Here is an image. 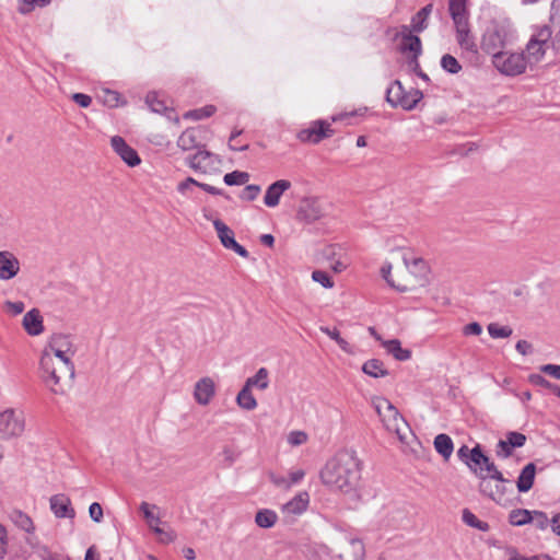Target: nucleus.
Segmentation results:
<instances>
[{"mask_svg": "<svg viewBox=\"0 0 560 560\" xmlns=\"http://www.w3.org/2000/svg\"><path fill=\"white\" fill-rule=\"evenodd\" d=\"M361 469L355 452L343 451L326 463L320 471V479L331 489L355 493L360 487Z\"/></svg>", "mask_w": 560, "mask_h": 560, "instance_id": "f257e3e1", "label": "nucleus"}, {"mask_svg": "<svg viewBox=\"0 0 560 560\" xmlns=\"http://www.w3.org/2000/svg\"><path fill=\"white\" fill-rule=\"evenodd\" d=\"M467 0H448V11L455 25L456 42L470 60H479V49L470 31Z\"/></svg>", "mask_w": 560, "mask_h": 560, "instance_id": "f03ea898", "label": "nucleus"}, {"mask_svg": "<svg viewBox=\"0 0 560 560\" xmlns=\"http://www.w3.org/2000/svg\"><path fill=\"white\" fill-rule=\"evenodd\" d=\"M514 40V30L506 20H492L486 26L481 40V50L493 57L511 45Z\"/></svg>", "mask_w": 560, "mask_h": 560, "instance_id": "7ed1b4c3", "label": "nucleus"}, {"mask_svg": "<svg viewBox=\"0 0 560 560\" xmlns=\"http://www.w3.org/2000/svg\"><path fill=\"white\" fill-rule=\"evenodd\" d=\"M40 378L45 385L56 395L65 394L63 381L68 378L63 373V366L57 365L51 353L44 351L39 360Z\"/></svg>", "mask_w": 560, "mask_h": 560, "instance_id": "20e7f679", "label": "nucleus"}, {"mask_svg": "<svg viewBox=\"0 0 560 560\" xmlns=\"http://www.w3.org/2000/svg\"><path fill=\"white\" fill-rule=\"evenodd\" d=\"M373 405L386 430L396 433L402 441L408 424L397 408L386 398H377Z\"/></svg>", "mask_w": 560, "mask_h": 560, "instance_id": "39448f33", "label": "nucleus"}, {"mask_svg": "<svg viewBox=\"0 0 560 560\" xmlns=\"http://www.w3.org/2000/svg\"><path fill=\"white\" fill-rule=\"evenodd\" d=\"M423 94L418 89L405 91L400 81L395 80L386 90V101L392 107H401L405 110L413 109L421 101Z\"/></svg>", "mask_w": 560, "mask_h": 560, "instance_id": "423d86ee", "label": "nucleus"}, {"mask_svg": "<svg viewBox=\"0 0 560 560\" xmlns=\"http://www.w3.org/2000/svg\"><path fill=\"white\" fill-rule=\"evenodd\" d=\"M492 65L500 73L516 77L525 72L527 60L524 54L503 50L492 57Z\"/></svg>", "mask_w": 560, "mask_h": 560, "instance_id": "0eeeda50", "label": "nucleus"}, {"mask_svg": "<svg viewBox=\"0 0 560 560\" xmlns=\"http://www.w3.org/2000/svg\"><path fill=\"white\" fill-rule=\"evenodd\" d=\"M552 31L548 25L539 27L530 37L526 46L527 63L539 62L548 48H550V38Z\"/></svg>", "mask_w": 560, "mask_h": 560, "instance_id": "6e6552de", "label": "nucleus"}, {"mask_svg": "<svg viewBox=\"0 0 560 560\" xmlns=\"http://www.w3.org/2000/svg\"><path fill=\"white\" fill-rule=\"evenodd\" d=\"M466 465L472 470L478 477L480 469L482 468L483 471H487L490 474V478L494 479V481L500 482H508L509 480L505 479L501 471H499L495 467V465L489 459L488 456H486L480 445H476L471 448V454L469 456L468 462Z\"/></svg>", "mask_w": 560, "mask_h": 560, "instance_id": "1a4fd4ad", "label": "nucleus"}, {"mask_svg": "<svg viewBox=\"0 0 560 560\" xmlns=\"http://www.w3.org/2000/svg\"><path fill=\"white\" fill-rule=\"evenodd\" d=\"M24 417L22 412L7 409L0 412V439L9 440L20 436L24 431Z\"/></svg>", "mask_w": 560, "mask_h": 560, "instance_id": "9d476101", "label": "nucleus"}, {"mask_svg": "<svg viewBox=\"0 0 560 560\" xmlns=\"http://www.w3.org/2000/svg\"><path fill=\"white\" fill-rule=\"evenodd\" d=\"M332 133L334 130L330 128V124L317 120L310 128L301 130L298 138L302 142L318 143L323 139L331 137Z\"/></svg>", "mask_w": 560, "mask_h": 560, "instance_id": "9b49d317", "label": "nucleus"}, {"mask_svg": "<svg viewBox=\"0 0 560 560\" xmlns=\"http://www.w3.org/2000/svg\"><path fill=\"white\" fill-rule=\"evenodd\" d=\"M110 144L114 151L128 166L133 167L140 164L141 160L137 151L128 145L124 138L114 136L110 140Z\"/></svg>", "mask_w": 560, "mask_h": 560, "instance_id": "f8f14e48", "label": "nucleus"}, {"mask_svg": "<svg viewBox=\"0 0 560 560\" xmlns=\"http://www.w3.org/2000/svg\"><path fill=\"white\" fill-rule=\"evenodd\" d=\"M21 269L20 260L8 250L0 252V280L8 281L18 276Z\"/></svg>", "mask_w": 560, "mask_h": 560, "instance_id": "ddd939ff", "label": "nucleus"}, {"mask_svg": "<svg viewBox=\"0 0 560 560\" xmlns=\"http://www.w3.org/2000/svg\"><path fill=\"white\" fill-rule=\"evenodd\" d=\"M479 491L487 495L488 498L492 499L493 501H501L503 495L505 494V482L495 481V485H492V480L489 475L483 474V469H480L479 472Z\"/></svg>", "mask_w": 560, "mask_h": 560, "instance_id": "4468645a", "label": "nucleus"}, {"mask_svg": "<svg viewBox=\"0 0 560 560\" xmlns=\"http://www.w3.org/2000/svg\"><path fill=\"white\" fill-rule=\"evenodd\" d=\"M324 215V209L317 198H304L301 201L298 217L306 222H314Z\"/></svg>", "mask_w": 560, "mask_h": 560, "instance_id": "2eb2a0df", "label": "nucleus"}, {"mask_svg": "<svg viewBox=\"0 0 560 560\" xmlns=\"http://www.w3.org/2000/svg\"><path fill=\"white\" fill-rule=\"evenodd\" d=\"M399 36L401 37L400 50L402 52H411L412 59L417 60L422 54L421 39L417 35H412L411 31L406 25L401 27Z\"/></svg>", "mask_w": 560, "mask_h": 560, "instance_id": "dca6fc26", "label": "nucleus"}, {"mask_svg": "<svg viewBox=\"0 0 560 560\" xmlns=\"http://www.w3.org/2000/svg\"><path fill=\"white\" fill-rule=\"evenodd\" d=\"M50 510L58 518H73L75 516V511L71 506L70 499L65 494H55L49 500Z\"/></svg>", "mask_w": 560, "mask_h": 560, "instance_id": "f3484780", "label": "nucleus"}, {"mask_svg": "<svg viewBox=\"0 0 560 560\" xmlns=\"http://www.w3.org/2000/svg\"><path fill=\"white\" fill-rule=\"evenodd\" d=\"M291 183L287 179H279L272 183L266 190L264 202L269 208H275L279 205L280 198L284 191L290 189Z\"/></svg>", "mask_w": 560, "mask_h": 560, "instance_id": "a211bd4d", "label": "nucleus"}, {"mask_svg": "<svg viewBox=\"0 0 560 560\" xmlns=\"http://www.w3.org/2000/svg\"><path fill=\"white\" fill-rule=\"evenodd\" d=\"M215 386L210 377L200 378L195 385L194 397L199 405L206 406L214 396Z\"/></svg>", "mask_w": 560, "mask_h": 560, "instance_id": "6ab92c4d", "label": "nucleus"}, {"mask_svg": "<svg viewBox=\"0 0 560 560\" xmlns=\"http://www.w3.org/2000/svg\"><path fill=\"white\" fill-rule=\"evenodd\" d=\"M308 502V493L305 491L300 492L282 506V512L287 515H300L306 511Z\"/></svg>", "mask_w": 560, "mask_h": 560, "instance_id": "aec40b11", "label": "nucleus"}, {"mask_svg": "<svg viewBox=\"0 0 560 560\" xmlns=\"http://www.w3.org/2000/svg\"><path fill=\"white\" fill-rule=\"evenodd\" d=\"M23 327L31 336H38L43 332V318L38 310L33 308L24 315Z\"/></svg>", "mask_w": 560, "mask_h": 560, "instance_id": "412c9836", "label": "nucleus"}, {"mask_svg": "<svg viewBox=\"0 0 560 560\" xmlns=\"http://www.w3.org/2000/svg\"><path fill=\"white\" fill-rule=\"evenodd\" d=\"M9 518L19 529L25 532L26 534L35 533V525L33 520L23 511L18 509L12 510L9 513Z\"/></svg>", "mask_w": 560, "mask_h": 560, "instance_id": "4be33fe9", "label": "nucleus"}, {"mask_svg": "<svg viewBox=\"0 0 560 560\" xmlns=\"http://www.w3.org/2000/svg\"><path fill=\"white\" fill-rule=\"evenodd\" d=\"M212 153L207 150H198L195 154L187 156L186 163L194 171L206 172L207 167L210 165V160L212 159Z\"/></svg>", "mask_w": 560, "mask_h": 560, "instance_id": "5701e85b", "label": "nucleus"}, {"mask_svg": "<svg viewBox=\"0 0 560 560\" xmlns=\"http://www.w3.org/2000/svg\"><path fill=\"white\" fill-rule=\"evenodd\" d=\"M536 466L534 463H528L521 471L516 487L520 492H527L532 489L535 480Z\"/></svg>", "mask_w": 560, "mask_h": 560, "instance_id": "b1692460", "label": "nucleus"}, {"mask_svg": "<svg viewBox=\"0 0 560 560\" xmlns=\"http://www.w3.org/2000/svg\"><path fill=\"white\" fill-rule=\"evenodd\" d=\"M199 131L196 128H188L178 137L177 145L183 151H189L199 147Z\"/></svg>", "mask_w": 560, "mask_h": 560, "instance_id": "393cba45", "label": "nucleus"}, {"mask_svg": "<svg viewBox=\"0 0 560 560\" xmlns=\"http://www.w3.org/2000/svg\"><path fill=\"white\" fill-rule=\"evenodd\" d=\"M382 345L386 351L398 361H406L411 357V351L401 348V343L398 339L386 340L383 341Z\"/></svg>", "mask_w": 560, "mask_h": 560, "instance_id": "a878e982", "label": "nucleus"}, {"mask_svg": "<svg viewBox=\"0 0 560 560\" xmlns=\"http://www.w3.org/2000/svg\"><path fill=\"white\" fill-rule=\"evenodd\" d=\"M432 9L433 5L429 3L412 16L411 26L413 32L421 33L428 27L427 21L432 12Z\"/></svg>", "mask_w": 560, "mask_h": 560, "instance_id": "bb28decb", "label": "nucleus"}, {"mask_svg": "<svg viewBox=\"0 0 560 560\" xmlns=\"http://www.w3.org/2000/svg\"><path fill=\"white\" fill-rule=\"evenodd\" d=\"M245 387L252 389L253 387H257L260 390H265L269 386V372L266 368H260L257 373L248 377L245 382Z\"/></svg>", "mask_w": 560, "mask_h": 560, "instance_id": "cd10ccee", "label": "nucleus"}, {"mask_svg": "<svg viewBox=\"0 0 560 560\" xmlns=\"http://www.w3.org/2000/svg\"><path fill=\"white\" fill-rule=\"evenodd\" d=\"M434 447L443 458L448 459L453 453L454 445L452 439L447 434L441 433L434 439Z\"/></svg>", "mask_w": 560, "mask_h": 560, "instance_id": "c85d7f7f", "label": "nucleus"}, {"mask_svg": "<svg viewBox=\"0 0 560 560\" xmlns=\"http://www.w3.org/2000/svg\"><path fill=\"white\" fill-rule=\"evenodd\" d=\"M362 371L366 375H369L371 377H375V378L384 377V376L388 375V371L384 368V363L378 359L368 360L363 364Z\"/></svg>", "mask_w": 560, "mask_h": 560, "instance_id": "c756f323", "label": "nucleus"}, {"mask_svg": "<svg viewBox=\"0 0 560 560\" xmlns=\"http://www.w3.org/2000/svg\"><path fill=\"white\" fill-rule=\"evenodd\" d=\"M278 521V515L273 510L262 509L256 513L255 523L260 528H271Z\"/></svg>", "mask_w": 560, "mask_h": 560, "instance_id": "7c9ffc66", "label": "nucleus"}, {"mask_svg": "<svg viewBox=\"0 0 560 560\" xmlns=\"http://www.w3.org/2000/svg\"><path fill=\"white\" fill-rule=\"evenodd\" d=\"M213 226L218 233V236L225 248L230 247V243L235 241L233 231L221 220L217 219L213 221Z\"/></svg>", "mask_w": 560, "mask_h": 560, "instance_id": "2f4dec72", "label": "nucleus"}, {"mask_svg": "<svg viewBox=\"0 0 560 560\" xmlns=\"http://www.w3.org/2000/svg\"><path fill=\"white\" fill-rule=\"evenodd\" d=\"M237 405L245 410H254L257 407V400L252 394V389L243 386L236 397Z\"/></svg>", "mask_w": 560, "mask_h": 560, "instance_id": "473e14b6", "label": "nucleus"}, {"mask_svg": "<svg viewBox=\"0 0 560 560\" xmlns=\"http://www.w3.org/2000/svg\"><path fill=\"white\" fill-rule=\"evenodd\" d=\"M49 348L50 350H58L59 353L71 352V355L74 354L70 337L66 335H55L49 343Z\"/></svg>", "mask_w": 560, "mask_h": 560, "instance_id": "72a5a7b5", "label": "nucleus"}, {"mask_svg": "<svg viewBox=\"0 0 560 560\" xmlns=\"http://www.w3.org/2000/svg\"><path fill=\"white\" fill-rule=\"evenodd\" d=\"M533 520V512L525 509H516L510 512L509 521L514 526H523L530 523Z\"/></svg>", "mask_w": 560, "mask_h": 560, "instance_id": "f704fd0d", "label": "nucleus"}, {"mask_svg": "<svg viewBox=\"0 0 560 560\" xmlns=\"http://www.w3.org/2000/svg\"><path fill=\"white\" fill-rule=\"evenodd\" d=\"M54 355L59 360L60 366H63V373L67 374L68 380L71 381L74 377V365L71 362V352L59 353L58 350H51Z\"/></svg>", "mask_w": 560, "mask_h": 560, "instance_id": "c9c22d12", "label": "nucleus"}, {"mask_svg": "<svg viewBox=\"0 0 560 560\" xmlns=\"http://www.w3.org/2000/svg\"><path fill=\"white\" fill-rule=\"evenodd\" d=\"M140 511L143 513L149 527L153 529L155 534H163V528L159 527L160 517L152 513L150 504L142 502L140 505Z\"/></svg>", "mask_w": 560, "mask_h": 560, "instance_id": "e433bc0d", "label": "nucleus"}, {"mask_svg": "<svg viewBox=\"0 0 560 560\" xmlns=\"http://www.w3.org/2000/svg\"><path fill=\"white\" fill-rule=\"evenodd\" d=\"M217 108L213 105H207L201 108L188 110L184 114L185 119L201 120L211 117L215 113Z\"/></svg>", "mask_w": 560, "mask_h": 560, "instance_id": "4c0bfd02", "label": "nucleus"}, {"mask_svg": "<svg viewBox=\"0 0 560 560\" xmlns=\"http://www.w3.org/2000/svg\"><path fill=\"white\" fill-rule=\"evenodd\" d=\"M249 180V174L242 171H233L226 173L223 177V182L229 186L245 185Z\"/></svg>", "mask_w": 560, "mask_h": 560, "instance_id": "58836bf2", "label": "nucleus"}, {"mask_svg": "<svg viewBox=\"0 0 560 560\" xmlns=\"http://www.w3.org/2000/svg\"><path fill=\"white\" fill-rule=\"evenodd\" d=\"M463 522L468 526L486 532L489 528L488 523L480 521L474 513L468 509L463 511Z\"/></svg>", "mask_w": 560, "mask_h": 560, "instance_id": "ea45409f", "label": "nucleus"}, {"mask_svg": "<svg viewBox=\"0 0 560 560\" xmlns=\"http://www.w3.org/2000/svg\"><path fill=\"white\" fill-rule=\"evenodd\" d=\"M145 102L154 113H164L167 110V106L163 100L159 98V95L156 92H150L148 93L145 97Z\"/></svg>", "mask_w": 560, "mask_h": 560, "instance_id": "a19ab883", "label": "nucleus"}, {"mask_svg": "<svg viewBox=\"0 0 560 560\" xmlns=\"http://www.w3.org/2000/svg\"><path fill=\"white\" fill-rule=\"evenodd\" d=\"M441 67L443 70L452 74H456L462 70V66L458 60L450 54H446L441 58Z\"/></svg>", "mask_w": 560, "mask_h": 560, "instance_id": "79ce46f5", "label": "nucleus"}, {"mask_svg": "<svg viewBox=\"0 0 560 560\" xmlns=\"http://www.w3.org/2000/svg\"><path fill=\"white\" fill-rule=\"evenodd\" d=\"M529 381H530L534 385L541 386V387H544V388L549 389V390H550V392H552L556 396H557V394H558V390H560V385L549 382L548 380H546L544 376H541V375H539V374H533V375H530V376H529Z\"/></svg>", "mask_w": 560, "mask_h": 560, "instance_id": "37998d69", "label": "nucleus"}, {"mask_svg": "<svg viewBox=\"0 0 560 560\" xmlns=\"http://www.w3.org/2000/svg\"><path fill=\"white\" fill-rule=\"evenodd\" d=\"M489 335L494 338H508L512 335V329L509 326H500L495 323H491L488 325Z\"/></svg>", "mask_w": 560, "mask_h": 560, "instance_id": "c03bdc74", "label": "nucleus"}, {"mask_svg": "<svg viewBox=\"0 0 560 560\" xmlns=\"http://www.w3.org/2000/svg\"><path fill=\"white\" fill-rule=\"evenodd\" d=\"M25 542L27 546H30V548L33 551H35L39 556L42 553H45V555L48 553V547L40 544V541L34 534H27V537L25 538Z\"/></svg>", "mask_w": 560, "mask_h": 560, "instance_id": "a18cd8bd", "label": "nucleus"}, {"mask_svg": "<svg viewBox=\"0 0 560 560\" xmlns=\"http://www.w3.org/2000/svg\"><path fill=\"white\" fill-rule=\"evenodd\" d=\"M312 279L315 282H318L326 289H331L334 287V281L329 277V275L326 271L323 270H314L312 272Z\"/></svg>", "mask_w": 560, "mask_h": 560, "instance_id": "49530a36", "label": "nucleus"}, {"mask_svg": "<svg viewBox=\"0 0 560 560\" xmlns=\"http://www.w3.org/2000/svg\"><path fill=\"white\" fill-rule=\"evenodd\" d=\"M404 264L412 272H421L425 268L424 260L422 258H409L406 254L402 257Z\"/></svg>", "mask_w": 560, "mask_h": 560, "instance_id": "de8ad7c7", "label": "nucleus"}, {"mask_svg": "<svg viewBox=\"0 0 560 560\" xmlns=\"http://www.w3.org/2000/svg\"><path fill=\"white\" fill-rule=\"evenodd\" d=\"M392 264L390 262H385L382 268H381V273H382V277L386 280V282L397 289L398 291L400 292H405L407 291V287L405 285H399V284H396L392 279H390V271H392Z\"/></svg>", "mask_w": 560, "mask_h": 560, "instance_id": "09e8293b", "label": "nucleus"}, {"mask_svg": "<svg viewBox=\"0 0 560 560\" xmlns=\"http://www.w3.org/2000/svg\"><path fill=\"white\" fill-rule=\"evenodd\" d=\"M505 441L512 448L522 447L526 442V436L520 432H509Z\"/></svg>", "mask_w": 560, "mask_h": 560, "instance_id": "8fccbe9b", "label": "nucleus"}, {"mask_svg": "<svg viewBox=\"0 0 560 560\" xmlns=\"http://www.w3.org/2000/svg\"><path fill=\"white\" fill-rule=\"evenodd\" d=\"M259 192L260 186L250 184L243 189L242 194L240 195V198L246 201H253L258 197Z\"/></svg>", "mask_w": 560, "mask_h": 560, "instance_id": "3c124183", "label": "nucleus"}, {"mask_svg": "<svg viewBox=\"0 0 560 560\" xmlns=\"http://www.w3.org/2000/svg\"><path fill=\"white\" fill-rule=\"evenodd\" d=\"M103 102L105 105L109 107L118 106L120 100V95L118 92L106 89L103 91Z\"/></svg>", "mask_w": 560, "mask_h": 560, "instance_id": "603ef678", "label": "nucleus"}, {"mask_svg": "<svg viewBox=\"0 0 560 560\" xmlns=\"http://www.w3.org/2000/svg\"><path fill=\"white\" fill-rule=\"evenodd\" d=\"M38 2L39 0H19L18 11L24 15L28 14L38 7Z\"/></svg>", "mask_w": 560, "mask_h": 560, "instance_id": "864d4df0", "label": "nucleus"}, {"mask_svg": "<svg viewBox=\"0 0 560 560\" xmlns=\"http://www.w3.org/2000/svg\"><path fill=\"white\" fill-rule=\"evenodd\" d=\"M4 310L7 312L11 313L12 315H19L24 312L25 304L22 301H15V302L7 301L4 303Z\"/></svg>", "mask_w": 560, "mask_h": 560, "instance_id": "5fc2aeb1", "label": "nucleus"}, {"mask_svg": "<svg viewBox=\"0 0 560 560\" xmlns=\"http://www.w3.org/2000/svg\"><path fill=\"white\" fill-rule=\"evenodd\" d=\"M508 560H549L548 556H524L517 550L512 549L509 553Z\"/></svg>", "mask_w": 560, "mask_h": 560, "instance_id": "6e6d98bb", "label": "nucleus"}, {"mask_svg": "<svg viewBox=\"0 0 560 560\" xmlns=\"http://www.w3.org/2000/svg\"><path fill=\"white\" fill-rule=\"evenodd\" d=\"M242 133V130H235L232 132L230 139H229V148L233 151H245L248 149V144H240V142H236V138Z\"/></svg>", "mask_w": 560, "mask_h": 560, "instance_id": "4d7b16f0", "label": "nucleus"}, {"mask_svg": "<svg viewBox=\"0 0 560 560\" xmlns=\"http://www.w3.org/2000/svg\"><path fill=\"white\" fill-rule=\"evenodd\" d=\"M306 440H307V435L303 431H292L288 435V442L294 446L305 443Z\"/></svg>", "mask_w": 560, "mask_h": 560, "instance_id": "13d9d810", "label": "nucleus"}, {"mask_svg": "<svg viewBox=\"0 0 560 560\" xmlns=\"http://www.w3.org/2000/svg\"><path fill=\"white\" fill-rule=\"evenodd\" d=\"M513 448L506 443L505 440H500L497 444V456L508 458L512 455Z\"/></svg>", "mask_w": 560, "mask_h": 560, "instance_id": "bf43d9fd", "label": "nucleus"}, {"mask_svg": "<svg viewBox=\"0 0 560 560\" xmlns=\"http://www.w3.org/2000/svg\"><path fill=\"white\" fill-rule=\"evenodd\" d=\"M8 532L3 525L0 524V560L4 558L8 552Z\"/></svg>", "mask_w": 560, "mask_h": 560, "instance_id": "052dcab7", "label": "nucleus"}, {"mask_svg": "<svg viewBox=\"0 0 560 560\" xmlns=\"http://www.w3.org/2000/svg\"><path fill=\"white\" fill-rule=\"evenodd\" d=\"M532 522H534L535 525L538 528H540V529H545L547 527L548 523H549L546 513L540 512V511H534L533 512V520H532Z\"/></svg>", "mask_w": 560, "mask_h": 560, "instance_id": "680f3d73", "label": "nucleus"}, {"mask_svg": "<svg viewBox=\"0 0 560 560\" xmlns=\"http://www.w3.org/2000/svg\"><path fill=\"white\" fill-rule=\"evenodd\" d=\"M89 514L94 522L100 523L103 520V509L101 504L97 502L92 503L89 508Z\"/></svg>", "mask_w": 560, "mask_h": 560, "instance_id": "e2e57ef3", "label": "nucleus"}, {"mask_svg": "<svg viewBox=\"0 0 560 560\" xmlns=\"http://www.w3.org/2000/svg\"><path fill=\"white\" fill-rule=\"evenodd\" d=\"M198 185H199V182H197L192 177H187L185 180H183L178 184L177 190L180 194L186 195L194 186L198 187Z\"/></svg>", "mask_w": 560, "mask_h": 560, "instance_id": "0e129e2a", "label": "nucleus"}, {"mask_svg": "<svg viewBox=\"0 0 560 560\" xmlns=\"http://www.w3.org/2000/svg\"><path fill=\"white\" fill-rule=\"evenodd\" d=\"M540 371L556 380H560V365L545 364L540 366Z\"/></svg>", "mask_w": 560, "mask_h": 560, "instance_id": "69168bd1", "label": "nucleus"}, {"mask_svg": "<svg viewBox=\"0 0 560 560\" xmlns=\"http://www.w3.org/2000/svg\"><path fill=\"white\" fill-rule=\"evenodd\" d=\"M463 332L466 336H479L482 332V327L479 323L474 322L466 325Z\"/></svg>", "mask_w": 560, "mask_h": 560, "instance_id": "338daca9", "label": "nucleus"}, {"mask_svg": "<svg viewBox=\"0 0 560 560\" xmlns=\"http://www.w3.org/2000/svg\"><path fill=\"white\" fill-rule=\"evenodd\" d=\"M72 100L81 107H89L92 103L91 96L83 93H75L72 96Z\"/></svg>", "mask_w": 560, "mask_h": 560, "instance_id": "774afa93", "label": "nucleus"}]
</instances>
